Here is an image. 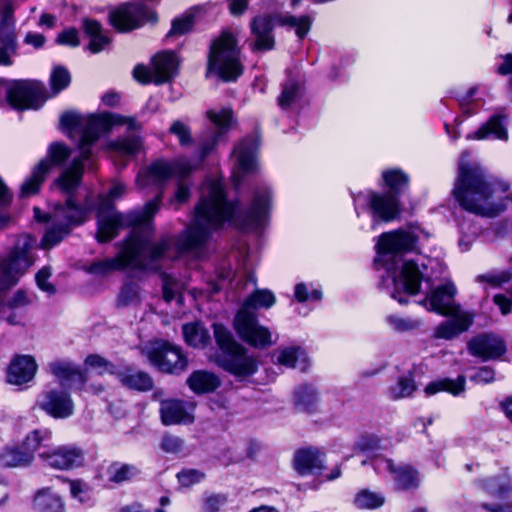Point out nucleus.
Returning a JSON list of instances; mask_svg holds the SVG:
<instances>
[{"label": "nucleus", "instance_id": "nucleus-1", "mask_svg": "<svg viewBox=\"0 0 512 512\" xmlns=\"http://www.w3.org/2000/svg\"><path fill=\"white\" fill-rule=\"evenodd\" d=\"M270 199L269 188L260 187L255 190L247 211L241 212L238 210L237 203L227 201L220 182L205 184L201 199L195 207L193 221L178 238V250L190 251L200 247L211 233L225 222H231L240 227L260 226L269 213Z\"/></svg>", "mask_w": 512, "mask_h": 512}, {"label": "nucleus", "instance_id": "nucleus-2", "mask_svg": "<svg viewBox=\"0 0 512 512\" xmlns=\"http://www.w3.org/2000/svg\"><path fill=\"white\" fill-rule=\"evenodd\" d=\"M417 237L410 231L398 229L382 233L377 238V259L375 264L381 265L392 277L394 290L391 297L400 304L408 302L405 296L416 295L427 269L424 263L415 260H404L402 255L414 249Z\"/></svg>", "mask_w": 512, "mask_h": 512}, {"label": "nucleus", "instance_id": "nucleus-3", "mask_svg": "<svg viewBox=\"0 0 512 512\" xmlns=\"http://www.w3.org/2000/svg\"><path fill=\"white\" fill-rule=\"evenodd\" d=\"M508 184L486 174L470 153L459 162L453 194L462 208L476 215L494 218L507 208Z\"/></svg>", "mask_w": 512, "mask_h": 512}, {"label": "nucleus", "instance_id": "nucleus-4", "mask_svg": "<svg viewBox=\"0 0 512 512\" xmlns=\"http://www.w3.org/2000/svg\"><path fill=\"white\" fill-rule=\"evenodd\" d=\"M63 129L81 130L78 142L79 156L55 180V185L63 192L70 194L79 185L84 171L83 162L91 157V147L101 134L108 133L116 126L125 125L129 131L141 129V124L134 117L120 114L103 113L82 117L76 112H66L60 117Z\"/></svg>", "mask_w": 512, "mask_h": 512}, {"label": "nucleus", "instance_id": "nucleus-5", "mask_svg": "<svg viewBox=\"0 0 512 512\" xmlns=\"http://www.w3.org/2000/svg\"><path fill=\"white\" fill-rule=\"evenodd\" d=\"M207 116L214 124L217 131H210L202 135L200 155L197 163L193 164L190 160L185 158L178 159L173 164L165 161H157L138 173L136 182L140 188L159 186L173 175L185 177L196 169L200 162L212 152L223 135L231 127L232 111L228 108H223L218 112L210 110L207 112Z\"/></svg>", "mask_w": 512, "mask_h": 512}, {"label": "nucleus", "instance_id": "nucleus-6", "mask_svg": "<svg viewBox=\"0 0 512 512\" xmlns=\"http://www.w3.org/2000/svg\"><path fill=\"white\" fill-rule=\"evenodd\" d=\"M164 258H174L170 238H163L154 243L152 242V234H144L140 233L139 230H133L116 257L93 263L90 272L107 274L126 267L140 270L156 269L158 261Z\"/></svg>", "mask_w": 512, "mask_h": 512}, {"label": "nucleus", "instance_id": "nucleus-7", "mask_svg": "<svg viewBox=\"0 0 512 512\" xmlns=\"http://www.w3.org/2000/svg\"><path fill=\"white\" fill-rule=\"evenodd\" d=\"M125 192V186L121 183H116L108 195L99 198L98 212H97V240L99 242H107L113 239L118 232V229L123 226H132L133 230H139L140 233L153 234L151 225V218L158 211L160 196L148 202L141 210H134L127 215H122L114 210L112 201L120 198Z\"/></svg>", "mask_w": 512, "mask_h": 512}, {"label": "nucleus", "instance_id": "nucleus-8", "mask_svg": "<svg viewBox=\"0 0 512 512\" xmlns=\"http://www.w3.org/2000/svg\"><path fill=\"white\" fill-rule=\"evenodd\" d=\"M274 303L275 296L267 289H257L244 301L233 322L235 331L244 342L256 348H265L275 343L269 328L259 324L256 315L257 309H268Z\"/></svg>", "mask_w": 512, "mask_h": 512}, {"label": "nucleus", "instance_id": "nucleus-9", "mask_svg": "<svg viewBox=\"0 0 512 512\" xmlns=\"http://www.w3.org/2000/svg\"><path fill=\"white\" fill-rule=\"evenodd\" d=\"M214 338L217 351L211 356L219 367L236 377H248L257 370L254 357L247 354V350L235 341L232 333L222 324H213Z\"/></svg>", "mask_w": 512, "mask_h": 512}, {"label": "nucleus", "instance_id": "nucleus-10", "mask_svg": "<svg viewBox=\"0 0 512 512\" xmlns=\"http://www.w3.org/2000/svg\"><path fill=\"white\" fill-rule=\"evenodd\" d=\"M37 240L20 235L11 251L0 258V291L14 287L36 261Z\"/></svg>", "mask_w": 512, "mask_h": 512}, {"label": "nucleus", "instance_id": "nucleus-11", "mask_svg": "<svg viewBox=\"0 0 512 512\" xmlns=\"http://www.w3.org/2000/svg\"><path fill=\"white\" fill-rule=\"evenodd\" d=\"M310 15H272L263 14L254 17L250 23L251 33L255 38L252 49L258 51L271 50L274 47L273 28L276 24L295 29V34L302 40L310 31L313 23Z\"/></svg>", "mask_w": 512, "mask_h": 512}, {"label": "nucleus", "instance_id": "nucleus-12", "mask_svg": "<svg viewBox=\"0 0 512 512\" xmlns=\"http://www.w3.org/2000/svg\"><path fill=\"white\" fill-rule=\"evenodd\" d=\"M208 69L225 81H234L242 74L240 49L237 46L236 34L232 30L223 29L211 43Z\"/></svg>", "mask_w": 512, "mask_h": 512}, {"label": "nucleus", "instance_id": "nucleus-13", "mask_svg": "<svg viewBox=\"0 0 512 512\" xmlns=\"http://www.w3.org/2000/svg\"><path fill=\"white\" fill-rule=\"evenodd\" d=\"M87 210L77 205L69 196L64 205H57L51 219L53 225L47 230L42 241L43 249H50L69 233L71 225H79L86 219Z\"/></svg>", "mask_w": 512, "mask_h": 512}, {"label": "nucleus", "instance_id": "nucleus-14", "mask_svg": "<svg viewBox=\"0 0 512 512\" xmlns=\"http://www.w3.org/2000/svg\"><path fill=\"white\" fill-rule=\"evenodd\" d=\"M48 98L45 85L36 80H13L6 86L7 102L14 109H38Z\"/></svg>", "mask_w": 512, "mask_h": 512}, {"label": "nucleus", "instance_id": "nucleus-15", "mask_svg": "<svg viewBox=\"0 0 512 512\" xmlns=\"http://www.w3.org/2000/svg\"><path fill=\"white\" fill-rule=\"evenodd\" d=\"M69 156L70 150L63 143L55 142L50 144L46 158L42 159L34 167L31 175L21 185V195L29 197L36 194L52 167L62 164Z\"/></svg>", "mask_w": 512, "mask_h": 512}, {"label": "nucleus", "instance_id": "nucleus-16", "mask_svg": "<svg viewBox=\"0 0 512 512\" xmlns=\"http://www.w3.org/2000/svg\"><path fill=\"white\" fill-rule=\"evenodd\" d=\"M362 198L372 217V229H375L376 225L380 222L388 223L395 220L400 214L401 209L398 197L391 193L379 194L368 191L366 194L360 193L354 198L357 215H359L357 206Z\"/></svg>", "mask_w": 512, "mask_h": 512}, {"label": "nucleus", "instance_id": "nucleus-17", "mask_svg": "<svg viewBox=\"0 0 512 512\" xmlns=\"http://www.w3.org/2000/svg\"><path fill=\"white\" fill-rule=\"evenodd\" d=\"M143 354L164 373L178 374L187 367V359L181 349L167 342H154L143 349Z\"/></svg>", "mask_w": 512, "mask_h": 512}, {"label": "nucleus", "instance_id": "nucleus-18", "mask_svg": "<svg viewBox=\"0 0 512 512\" xmlns=\"http://www.w3.org/2000/svg\"><path fill=\"white\" fill-rule=\"evenodd\" d=\"M259 148L258 138L249 136L238 142L231 153L232 175L231 178L238 186L243 177L257 171V152Z\"/></svg>", "mask_w": 512, "mask_h": 512}, {"label": "nucleus", "instance_id": "nucleus-19", "mask_svg": "<svg viewBox=\"0 0 512 512\" xmlns=\"http://www.w3.org/2000/svg\"><path fill=\"white\" fill-rule=\"evenodd\" d=\"M156 20V14L151 9L138 3L121 5L109 13L111 25L120 32L131 31Z\"/></svg>", "mask_w": 512, "mask_h": 512}, {"label": "nucleus", "instance_id": "nucleus-20", "mask_svg": "<svg viewBox=\"0 0 512 512\" xmlns=\"http://www.w3.org/2000/svg\"><path fill=\"white\" fill-rule=\"evenodd\" d=\"M373 466L379 474L389 472L393 476L398 489H415L420 484L421 479L418 471L408 464L397 466L391 459L377 457L373 461Z\"/></svg>", "mask_w": 512, "mask_h": 512}, {"label": "nucleus", "instance_id": "nucleus-21", "mask_svg": "<svg viewBox=\"0 0 512 512\" xmlns=\"http://www.w3.org/2000/svg\"><path fill=\"white\" fill-rule=\"evenodd\" d=\"M39 456L46 465L59 470L78 467L84 462L82 449L72 445L59 446L53 450L44 451Z\"/></svg>", "mask_w": 512, "mask_h": 512}, {"label": "nucleus", "instance_id": "nucleus-22", "mask_svg": "<svg viewBox=\"0 0 512 512\" xmlns=\"http://www.w3.org/2000/svg\"><path fill=\"white\" fill-rule=\"evenodd\" d=\"M34 295L19 289L5 302H0V322L9 325H23L26 319L25 308L32 304Z\"/></svg>", "mask_w": 512, "mask_h": 512}, {"label": "nucleus", "instance_id": "nucleus-23", "mask_svg": "<svg viewBox=\"0 0 512 512\" xmlns=\"http://www.w3.org/2000/svg\"><path fill=\"white\" fill-rule=\"evenodd\" d=\"M472 356L481 358L483 361L497 359L507 351L505 341L493 334H481L473 337L467 345Z\"/></svg>", "mask_w": 512, "mask_h": 512}, {"label": "nucleus", "instance_id": "nucleus-24", "mask_svg": "<svg viewBox=\"0 0 512 512\" xmlns=\"http://www.w3.org/2000/svg\"><path fill=\"white\" fill-rule=\"evenodd\" d=\"M39 407L54 418H67L73 414L74 404L70 395L62 390L51 389L38 399Z\"/></svg>", "mask_w": 512, "mask_h": 512}, {"label": "nucleus", "instance_id": "nucleus-25", "mask_svg": "<svg viewBox=\"0 0 512 512\" xmlns=\"http://www.w3.org/2000/svg\"><path fill=\"white\" fill-rule=\"evenodd\" d=\"M194 405L177 399L161 400L160 416L165 426L194 422Z\"/></svg>", "mask_w": 512, "mask_h": 512}, {"label": "nucleus", "instance_id": "nucleus-26", "mask_svg": "<svg viewBox=\"0 0 512 512\" xmlns=\"http://www.w3.org/2000/svg\"><path fill=\"white\" fill-rule=\"evenodd\" d=\"M180 60L173 51H162L152 58L153 82L163 84L170 81L178 73Z\"/></svg>", "mask_w": 512, "mask_h": 512}, {"label": "nucleus", "instance_id": "nucleus-27", "mask_svg": "<svg viewBox=\"0 0 512 512\" xmlns=\"http://www.w3.org/2000/svg\"><path fill=\"white\" fill-rule=\"evenodd\" d=\"M457 288L450 282V337L467 331L474 322L475 313L464 309L459 303L452 300Z\"/></svg>", "mask_w": 512, "mask_h": 512}, {"label": "nucleus", "instance_id": "nucleus-28", "mask_svg": "<svg viewBox=\"0 0 512 512\" xmlns=\"http://www.w3.org/2000/svg\"><path fill=\"white\" fill-rule=\"evenodd\" d=\"M294 468L301 475L321 471L324 468V454L317 448L300 449L294 455Z\"/></svg>", "mask_w": 512, "mask_h": 512}, {"label": "nucleus", "instance_id": "nucleus-29", "mask_svg": "<svg viewBox=\"0 0 512 512\" xmlns=\"http://www.w3.org/2000/svg\"><path fill=\"white\" fill-rule=\"evenodd\" d=\"M116 375L120 383L131 390L147 392L154 386V381L147 372L133 367H124L117 371Z\"/></svg>", "mask_w": 512, "mask_h": 512}, {"label": "nucleus", "instance_id": "nucleus-30", "mask_svg": "<svg viewBox=\"0 0 512 512\" xmlns=\"http://www.w3.org/2000/svg\"><path fill=\"white\" fill-rule=\"evenodd\" d=\"M37 370L35 360L30 356H18L9 365L7 372L8 382L21 385L30 381Z\"/></svg>", "mask_w": 512, "mask_h": 512}, {"label": "nucleus", "instance_id": "nucleus-31", "mask_svg": "<svg viewBox=\"0 0 512 512\" xmlns=\"http://www.w3.org/2000/svg\"><path fill=\"white\" fill-rule=\"evenodd\" d=\"M507 125L508 117L506 115H493L474 132V138L478 140L493 138L507 141L509 138Z\"/></svg>", "mask_w": 512, "mask_h": 512}, {"label": "nucleus", "instance_id": "nucleus-32", "mask_svg": "<svg viewBox=\"0 0 512 512\" xmlns=\"http://www.w3.org/2000/svg\"><path fill=\"white\" fill-rule=\"evenodd\" d=\"M276 357L277 363L287 368H294L305 372L309 367L307 353L301 347L278 348Z\"/></svg>", "mask_w": 512, "mask_h": 512}, {"label": "nucleus", "instance_id": "nucleus-33", "mask_svg": "<svg viewBox=\"0 0 512 512\" xmlns=\"http://www.w3.org/2000/svg\"><path fill=\"white\" fill-rule=\"evenodd\" d=\"M479 484L485 493L496 499H503L512 494V483L508 474L487 477Z\"/></svg>", "mask_w": 512, "mask_h": 512}, {"label": "nucleus", "instance_id": "nucleus-34", "mask_svg": "<svg viewBox=\"0 0 512 512\" xmlns=\"http://www.w3.org/2000/svg\"><path fill=\"white\" fill-rule=\"evenodd\" d=\"M220 384L218 376L206 370L194 371L187 379V385L196 394L213 392Z\"/></svg>", "mask_w": 512, "mask_h": 512}, {"label": "nucleus", "instance_id": "nucleus-35", "mask_svg": "<svg viewBox=\"0 0 512 512\" xmlns=\"http://www.w3.org/2000/svg\"><path fill=\"white\" fill-rule=\"evenodd\" d=\"M83 30L90 39L88 48L92 53L101 52L111 41L109 36L104 33L101 24L96 20L84 19Z\"/></svg>", "mask_w": 512, "mask_h": 512}, {"label": "nucleus", "instance_id": "nucleus-36", "mask_svg": "<svg viewBox=\"0 0 512 512\" xmlns=\"http://www.w3.org/2000/svg\"><path fill=\"white\" fill-rule=\"evenodd\" d=\"M50 370L62 383L82 385L86 382L85 374L72 363L54 362L50 364Z\"/></svg>", "mask_w": 512, "mask_h": 512}, {"label": "nucleus", "instance_id": "nucleus-37", "mask_svg": "<svg viewBox=\"0 0 512 512\" xmlns=\"http://www.w3.org/2000/svg\"><path fill=\"white\" fill-rule=\"evenodd\" d=\"M34 507L38 512H65L62 498L49 488L37 492L34 497Z\"/></svg>", "mask_w": 512, "mask_h": 512}, {"label": "nucleus", "instance_id": "nucleus-38", "mask_svg": "<svg viewBox=\"0 0 512 512\" xmlns=\"http://www.w3.org/2000/svg\"><path fill=\"white\" fill-rule=\"evenodd\" d=\"M31 452H25L22 447H5L0 451V466L4 468L25 467L32 463Z\"/></svg>", "mask_w": 512, "mask_h": 512}, {"label": "nucleus", "instance_id": "nucleus-39", "mask_svg": "<svg viewBox=\"0 0 512 512\" xmlns=\"http://www.w3.org/2000/svg\"><path fill=\"white\" fill-rule=\"evenodd\" d=\"M424 305L429 311L441 316L448 315V286L440 285L433 289L424 300Z\"/></svg>", "mask_w": 512, "mask_h": 512}, {"label": "nucleus", "instance_id": "nucleus-40", "mask_svg": "<svg viewBox=\"0 0 512 512\" xmlns=\"http://www.w3.org/2000/svg\"><path fill=\"white\" fill-rule=\"evenodd\" d=\"M182 330L184 339L190 346L201 348L205 347L209 342L210 336L208 331L198 322L185 324Z\"/></svg>", "mask_w": 512, "mask_h": 512}, {"label": "nucleus", "instance_id": "nucleus-41", "mask_svg": "<svg viewBox=\"0 0 512 512\" xmlns=\"http://www.w3.org/2000/svg\"><path fill=\"white\" fill-rule=\"evenodd\" d=\"M382 178L385 185L389 188L392 195H398L408 187L409 177L400 169H391L383 171Z\"/></svg>", "mask_w": 512, "mask_h": 512}, {"label": "nucleus", "instance_id": "nucleus-42", "mask_svg": "<svg viewBox=\"0 0 512 512\" xmlns=\"http://www.w3.org/2000/svg\"><path fill=\"white\" fill-rule=\"evenodd\" d=\"M416 390L415 381L412 375L401 376L398 380L388 387L387 395L392 400H399L409 397Z\"/></svg>", "mask_w": 512, "mask_h": 512}, {"label": "nucleus", "instance_id": "nucleus-43", "mask_svg": "<svg viewBox=\"0 0 512 512\" xmlns=\"http://www.w3.org/2000/svg\"><path fill=\"white\" fill-rule=\"evenodd\" d=\"M142 147L141 138L132 135L125 138L117 139L115 141H111L108 144V148L112 151H115L121 155L133 156L136 155Z\"/></svg>", "mask_w": 512, "mask_h": 512}, {"label": "nucleus", "instance_id": "nucleus-44", "mask_svg": "<svg viewBox=\"0 0 512 512\" xmlns=\"http://www.w3.org/2000/svg\"><path fill=\"white\" fill-rule=\"evenodd\" d=\"M384 503L383 494L369 489L360 490L354 498V505L359 509H377Z\"/></svg>", "mask_w": 512, "mask_h": 512}, {"label": "nucleus", "instance_id": "nucleus-45", "mask_svg": "<svg viewBox=\"0 0 512 512\" xmlns=\"http://www.w3.org/2000/svg\"><path fill=\"white\" fill-rule=\"evenodd\" d=\"M317 401V392L312 386L302 385L295 391V405L302 411L310 410Z\"/></svg>", "mask_w": 512, "mask_h": 512}, {"label": "nucleus", "instance_id": "nucleus-46", "mask_svg": "<svg viewBox=\"0 0 512 512\" xmlns=\"http://www.w3.org/2000/svg\"><path fill=\"white\" fill-rule=\"evenodd\" d=\"M51 439V431L48 429H37L25 437L22 448L25 452H31L34 457V452L44 443Z\"/></svg>", "mask_w": 512, "mask_h": 512}, {"label": "nucleus", "instance_id": "nucleus-47", "mask_svg": "<svg viewBox=\"0 0 512 512\" xmlns=\"http://www.w3.org/2000/svg\"><path fill=\"white\" fill-rule=\"evenodd\" d=\"M168 132L178 139V143L182 147L191 146L194 142L191 128L189 124L184 122L183 120H174L171 123Z\"/></svg>", "mask_w": 512, "mask_h": 512}, {"label": "nucleus", "instance_id": "nucleus-48", "mask_svg": "<svg viewBox=\"0 0 512 512\" xmlns=\"http://www.w3.org/2000/svg\"><path fill=\"white\" fill-rule=\"evenodd\" d=\"M138 470L129 464L113 463L108 469L109 479L115 483H122L136 476Z\"/></svg>", "mask_w": 512, "mask_h": 512}, {"label": "nucleus", "instance_id": "nucleus-49", "mask_svg": "<svg viewBox=\"0 0 512 512\" xmlns=\"http://www.w3.org/2000/svg\"><path fill=\"white\" fill-rule=\"evenodd\" d=\"M140 300L139 286L133 283H126L120 290L117 298V305L119 307L137 305L140 303Z\"/></svg>", "mask_w": 512, "mask_h": 512}, {"label": "nucleus", "instance_id": "nucleus-50", "mask_svg": "<svg viewBox=\"0 0 512 512\" xmlns=\"http://www.w3.org/2000/svg\"><path fill=\"white\" fill-rule=\"evenodd\" d=\"M71 82V75L69 71L62 67H55L50 76L51 89L53 95H56L63 89L67 88Z\"/></svg>", "mask_w": 512, "mask_h": 512}, {"label": "nucleus", "instance_id": "nucleus-51", "mask_svg": "<svg viewBox=\"0 0 512 512\" xmlns=\"http://www.w3.org/2000/svg\"><path fill=\"white\" fill-rule=\"evenodd\" d=\"M386 321L390 327L397 332L411 331L421 326L420 320L403 318L397 315H389Z\"/></svg>", "mask_w": 512, "mask_h": 512}, {"label": "nucleus", "instance_id": "nucleus-52", "mask_svg": "<svg viewBox=\"0 0 512 512\" xmlns=\"http://www.w3.org/2000/svg\"><path fill=\"white\" fill-rule=\"evenodd\" d=\"M194 25V17L193 15L186 14L179 18H176L172 22V27L167 34V38L170 37H178L189 32Z\"/></svg>", "mask_w": 512, "mask_h": 512}, {"label": "nucleus", "instance_id": "nucleus-53", "mask_svg": "<svg viewBox=\"0 0 512 512\" xmlns=\"http://www.w3.org/2000/svg\"><path fill=\"white\" fill-rule=\"evenodd\" d=\"M85 365L87 368L93 369V370L97 371L99 374H105V373L114 374V373H116L114 371V366L112 363H110L105 358H103L99 355H96V354L89 355L85 359Z\"/></svg>", "mask_w": 512, "mask_h": 512}, {"label": "nucleus", "instance_id": "nucleus-54", "mask_svg": "<svg viewBox=\"0 0 512 512\" xmlns=\"http://www.w3.org/2000/svg\"><path fill=\"white\" fill-rule=\"evenodd\" d=\"M11 200L12 194L0 178V230L4 229L11 220V217L3 212V209L10 205Z\"/></svg>", "mask_w": 512, "mask_h": 512}, {"label": "nucleus", "instance_id": "nucleus-55", "mask_svg": "<svg viewBox=\"0 0 512 512\" xmlns=\"http://www.w3.org/2000/svg\"><path fill=\"white\" fill-rule=\"evenodd\" d=\"M300 91V87L293 81L287 82L278 98V104L281 108L285 109L289 107L297 98Z\"/></svg>", "mask_w": 512, "mask_h": 512}, {"label": "nucleus", "instance_id": "nucleus-56", "mask_svg": "<svg viewBox=\"0 0 512 512\" xmlns=\"http://www.w3.org/2000/svg\"><path fill=\"white\" fill-rule=\"evenodd\" d=\"M512 277L509 271H491L476 277L477 282H487L493 287H499Z\"/></svg>", "mask_w": 512, "mask_h": 512}, {"label": "nucleus", "instance_id": "nucleus-57", "mask_svg": "<svg viewBox=\"0 0 512 512\" xmlns=\"http://www.w3.org/2000/svg\"><path fill=\"white\" fill-rule=\"evenodd\" d=\"M226 502L227 497L224 494H205L202 512H219Z\"/></svg>", "mask_w": 512, "mask_h": 512}, {"label": "nucleus", "instance_id": "nucleus-58", "mask_svg": "<svg viewBox=\"0 0 512 512\" xmlns=\"http://www.w3.org/2000/svg\"><path fill=\"white\" fill-rule=\"evenodd\" d=\"M205 478V474L198 469H182L177 474L179 483L184 487H190L200 483Z\"/></svg>", "mask_w": 512, "mask_h": 512}, {"label": "nucleus", "instance_id": "nucleus-59", "mask_svg": "<svg viewBox=\"0 0 512 512\" xmlns=\"http://www.w3.org/2000/svg\"><path fill=\"white\" fill-rule=\"evenodd\" d=\"M52 275L51 267L45 266L42 267L35 275V280L38 288L43 292H46L50 295L56 292L55 286L49 282V278Z\"/></svg>", "mask_w": 512, "mask_h": 512}, {"label": "nucleus", "instance_id": "nucleus-60", "mask_svg": "<svg viewBox=\"0 0 512 512\" xmlns=\"http://www.w3.org/2000/svg\"><path fill=\"white\" fill-rule=\"evenodd\" d=\"M185 442L182 438L166 434L161 440V449L166 453L177 454L183 451Z\"/></svg>", "mask_w": 512, "mask_h": 512}, {"label": "nucleus", "instance_id": "nucleus-61", "mask_svg": "<svg viewBox=\"0 0 512 512\" xmlns=\"http://www.w3.org/2000/svg\"><path fill=\"white\" fill-rule=\"evenodd\" d=\"M0 45L6 46L10 51H17L15 26H0Z\"/></svg>", "mask_w": 512, "mask_h": 512}, {"label": "nucleus", "instance_id": "nucleus-62", "mask_svg": "<svg viewBox=\"0 0 512 512\" xmlns=\"http://www.w3.org/2000/svg\"><path fill=\"white\" fill-rule=\"evenodd\" d=\"M355 448L361 452L377 450L380 448V439L376 435L363 436L356 442Z\"/></svg>", "mask_w": 512, "mask_h": 512}, {"label": "nucleus", "instance_id": "nucleus-63", "mask_svg": "<svg viewBox=\"0 0 512 512\" xmlns=\"http://www.w3.org/2000/svg\"><path fill=\"white\" fill-rule=\"evenodd\" d=\"M56 42L61 45H68L72 47H76L79 45V37L78 32L76 29L69 28L64 31H62L57 39Z\"/></svg>", "mask_w": 512, "mask_h": 512}, {"label": "nucleus", "instance_id": "nucleus-64", "mask_svg": "<svg viewBox=\"0 0 512 512\" xmlns=\"http://www.w3.org/2000/svg\"><path fill=\"white\" fill-rule=\"evenodd\" d=\"M471 380L477 384H489L495 380V371L488 366L481 367L471 377Z\"/></svg>", "mask_w": 512, "mask_h": 512}]
</instances>
